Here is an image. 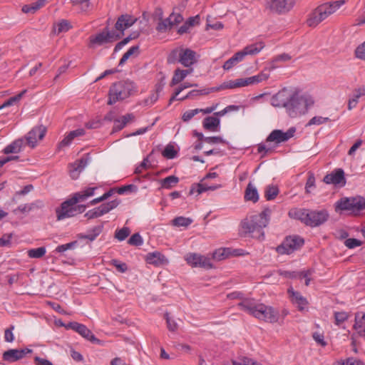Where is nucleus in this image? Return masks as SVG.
Returning <instances> with one entry per match:
<instances>
[{
	"label": "nucleus",
	"mask_w": 365,
	"mask_h": 365,
	"mask_svg": "<svg viewBox=\"0 0 365 365\" xmlns=\"http://www.w3.org/2000/svg\"><path fill=\"white\" fill-rule=\"evenodd\" d=\"M314 104L313 99L309 96L300 95L299 92L282 89L272 98V105L275 107H284L291 118L305 114L309 107Z\"/></svg>",
	"instance_id": "1"
},
{
	"label": "nucleus",
	"mask_w": 365,
	"mask_h": 365,
	"mask_svg": "<svg viewBox=\"0 0 365 365\" xmlns=\"http://www.w3.org/2000/svg\"><path fill=\"white\" fill-rule=\"evenodd\" d=\"M271 210L265 208L260 213L251 215L242 220L239 227L240 236L263 240L264 237L263 229L268 225Z\"/></svg>",
	"instance_id": "2"
},
{
	"label": "nucleus",
	"mask_w": 365,
	"mask_h": 365,
	"mask_svg": "<svg viewBox=\"0 0 365 365\" xmlns=\"http://www.w3.org/2000/svg\"><path fill=\"white\" fill-rule=\"evenodd\" d=\"M96 189V187H88L81 192L75 193L71 199L64 201L61 205V207L56 210L57 220H62L73 217L77 214L83 213L86 206L84 205H76V204L78 202H83L88 197L93 196Z\"/></svg>",
	"instance_id": "3"
},
{
	"label": "nucleus",
	"mask_w": 365,
	"mask_h": 365,
	"mask_svg": "<svg viewBox=\"0 0 365 365\" xmlns=\"http://www.w3.org/2000/svg\"><path fill=\"white\" fill-rule=\"evenodd\" d=\"M238 306L258 319L269 323H276L279 319V312L272 307L256 302L254 299H245Z\"/></svg>",
	"instance_id": "4"
},
{
	"label": "nucleus",
	"mask_w": 365,
	"mask_h": 365,
	"mask_svg": "<svg viewBox=\"0 0 365 365\" xmlns=\"http://www.w3.org/2000/svg\"><path fill=\"white\" fill-rule=\"evenodd\" d=\"M289 215L304 223L307 226L317 227L327 221L329 213L327 210H314L309 209H294Z\"/></svg>",
	"instance_id": "5"
},
{
	"label": "nucleus",
	"mask_w": 365,
	"mask_h": 365,
	"mask_svg": "<svg viewBox=\"0 0 365 365\" xmlns=\"http://www.w3.org/2000/svg\"><path fill=\"white\" fill-rule=\"evenodd\" d=\"M345 4V0L329 1L318 6L309 15L307 24L309 27H316L328 16L335 13Z\"/></svg>",
	"instance_id": "6"
},
{
	"label": "nucleus",
	"mask_w": 365,
	"mask_h": 365,
	"mask_svg": "<svg viewBox=\"0 0 365 365\" xmlns=\"http://www.w3.org/2000/svg\"><path fill=\"white\" fill-rule=\"evenodd\" d=\"M135 86L131 81H120L113 83L109 90L108 104L113 105L117 101L128 98L134 91Z\"/></svg>",
	"instance_id": "7"
},
{
	"label": "nucleus",
	"mask_w": 365,
	"mask_h": 365,
	"mask_svg": "<svg viewBox=\"0 0 365 365\" xmlns=\"http://www.w3.org/2000/svg\"><path fill=\"white\" fill-rule=\"evenodd\" d=\"M269 76L268 73L261 72L258 75L248 77L246 78H238L236 80H230L222 83L220 86L212 88V91H217L225 89H233L236 88L245 87L250 85L257 84L263 81L267 80Z\"/></svg>",
	"instance_id": "8"
},
{
	"label": "nucleus",
	"mask_w": 365,
	"mask_h": 365,
	"mask_svg": "<svg viewBox=\"0 0 365 365\" xmlns=\"http://www.w3.org/2000/svg\"><path fill=\"white\" fill-rule=\"evenodd\" d=\"M364 209L365 198L360 196L341 198L335 204L336 212L347 211L350 214L357 215Z\"/></svg>",
	"instance_id": "9"
},
{
	"label": "nucleus",
	"mask_w": 365,
	"mask_h": 365,
	"mask_svg": "<svg viewBox=\"0 0 365 365\" xmlns=\"http://www.w3.org/2000/svg\"><path fill=\"white\" fill-rule=\"evenodd\" d=\"M295 3L296 0H266L264 7L269 14L284 15L294 8Z\"/></svg>",
	"instance_id": "10"
},
{
	"label": "nucleus",
	"mask_w": 365,
	"mask_h": 365,
	"mask_svg": "<svg viewBox=\"0 0 365 365\" xmlns=\"http://www.w3.org/2000/svg\"><path fill=\"white\" fill-rule=\"evenodd\" d=\"M178 57V61L185 67H190L197 62L196 52L190 48H179L172 51L168 58L169 63H173L171 58Z\"/></svg>",
	"instance_id": "11"
},
{
	"label": "nucleus",
	"mask_w": 365,
	"mask_h": 365,
	"mask_svg": "<svg viewBox=\"0 0 365 365\" xmlns=\"http://www.w3.org/2000/svg\"><path fill=\"white\" fill-rule=\"evenodd\" d=\"M121 37L122 34H117V33L110 31L108 28H106L102 32L97 34L95 36H90L89 46L93 47L95 46H101L104 43L117 41Z\"/></svg>",
	"instance_id": "12"
},
{
	"label": "nucleus",
	"mask_w": 365,
	"mask_h": 365,
	"mask_svg": "<svg viewBox=\"0 0 365 365\" xmlns=\"http://www.w3.org/2000/svg\"><path fill=\"white\" fill-rule=\"evenodd\" d=\"M304 243V239L294 235L286 237L281 245L277 247V252L281 255H289L299 249Z\"/></svg>",
	"instance_id": "13"
},
{
	"label": "nucleus",
	"mask_w": 365,
	"mask_h": 365,
	"mask_svg": "<svg viewBox=\"0 0 365 365\" xmlns=\"http://www.w3.org/2000/svg\"><path fill=\"white\" fill-rule=\"evenodd\" d=\"M119 205V201L117 200L110 201L107 203H103L98 207L88 210L85 214V217L88 220L98 218L103 215L109 212L113 209L115 208Z\"/></svg>",
	"instance_id": "14"
},
{
	"label": "nucleus",
	"mask_w": 365,
	"mask_h": 365,
	"mask_svg": "<svg viewBox=\"0 0 365 365\" xmlns=\"http://www.w3.org/2000/svg\"><path fill=\"white\" fill-rule=\"evenodd\" d=\"M296 130L294 128H290L287 131L284 132L282 130H274L267 136L266 142H274L276 145L287 142L294 135Z\"/></svg>",
	"instance_id": "15"
},
{
	"label": "nucleus",
	"mask_w": 365,
	"mask_h": 365,
	"mask_svg": "<svg viewBox=\"0 0 365 365\" xmlns=\"http://www.w3.org/2000/svg\"><path fill=\"white\" fill-rule=\"evenodd\" d=\"M32 349L29 348L25 349H11L4 351L2 354V359L4 361L13 363L24 359L27 354H31Z\"/></svg>",
	"instance_id": "16"
},
{
	"label": "nucleus",
	"mask_w": 365,
	"mask_h": 365,
	"mask_svg": "<svg viewBox=\"0 0 365 365\" xmlns=\"http://www.w3.org/2000/svg\"><path fill=\"white\" fill-rule=\"evenodd\" d=\"M46 133V128L43 125L34 128L26 136L27 145L32 148H35L38 140H42Z\"/></svg>",
	"instance_id": "17"
},
{
	"label": "nucleus",
	"mask_w": 365,
	"mask_h": 365,
	"mask_svg": "<svg viewBox=\"0 0 365 365\" xmlns=\"http://www.w3.org/2000/svg\"><path fill=\"white\" fill-rule=\"evenodd\" d=\"M137 20L136 17L130 14H125L120 15L115 24V29L120 32L117 33V34H122L123 36L124 31L132 26Z\"/></svg>",
	"instance_id": "18"
},
{
	"label": "nucleus",
	"mask_w": 365,
	"mask_h": 365,
	"mask_svg": "<svg viewBox=\"0 0 365 365\" xmlns=\"http://www.w3.org/2000/svg\"><path fill=\"white\" fill-rule=\"evenodd\" d=\"M68 327L71 328V329L74 330L77 333H78L81 336H82L83 338L88 339V341L93 342L99 344L100 340L98 339L91 332L90 329H88L85 325L82 324H79L78 322H70L68 324Z\"/></svg>",
	"instance_id": "19"
},
{
	"label": "nucleus",
	"mask_w": 365,
	"mask_h": 365,
	"mask_svg": "<svg viewBox=\"0 0 365 365\" xmlns=\"http://www.w3.org/2000/svg\"><path fill=\"white\" fill-rule=\"evenodd\" d=\"M323 181L327 184L344 186L346 184L344 172L341 168L335 169L331 173L326 175Z\"/></svg>",
	"instance_id": "20"
},
{
	"label": "nucleus",
	"mask_w": 365,
	"mask_h": 365,
	"mask_svg": "<svg viewBox=\"0 0 365 365\" xmlns=\"http://www.w3.org/2000/svg\"><path fill=\"white\" fill-rule=\"evenodd\" d=\"M288 293L292 302L295 305L299 311L304 310L308 304V302L299 292H295L292 288L288 289Z\"/></svg>",
	"instance_id": "21"
},
{
	"label": "nucleus",
	"mask_w": 365,
	"mask_h": 365,
	"mask_svg": "<svg viewBox=\"0 0 365 365\" xmlns=\"http://www.w3.org/2000/svg\"><path fill=\"white\" fill-rule=\"evenodd\" d=\"M146 261L148 264L155 266H160L168 263L166 257L158 252L148 253L146 255Z\"/></svg>",
	"instance_id": "22"
},
{
	"label": "nucleus",
	"mask_w": 365,
	"mask_h": 365,
	"mask_svg": "<svg viewBox=\"0 0 365 365\" xmlns=\"http://www.w3.org/2000/svg\"><path fill=\"white\" fill-rule=\"evenodd\" d=\"M354 329L357 331L359 336L365 335V313L359 312L355 314V323Z\"/></svg>",
	"instance_id": "23"
},
{
	"label": "nucleus",
	"mask_w": 365,
	"mask_h": 365,
	"mask_svg": "<svg viewBox=\"0 0 365 365\" xmlns=\"http://www.w3.org/2000/svg\"><path fill=\"white\" fill-rule=\"evenodd\" d=\"M87 165V160L81 158L75 161L71 164L70 169V175L73 179H76L78 177L79 173L84 169Z\"/></svg>",
	"instance_id": "24"
},
{
	"label": "nucleus",
	"mask_w": 365,
	"mask_h": 365,
	"mask_svg": "<svg viewBox=\"0 0 365 365\" xmlns=\"http://www.w3.org/2000/svg\"><path fill=\"white\" fill-rule=\"evenodd\" d=\"M222 365H263L257 360L250 358L248 356H240L237 360H232L231 363L229 361H224Z\"/></svg>",
	"instance_id": "25"
},
{
	"label": "nucleus",
	"mask_w": 365,
	"mask_h": 365,
	"mask_svg": "<svg viewBox=\"0 0 365 365\" xmlns=\"http://www.w3.org/2000/svg\"><path fill=\"white\" fill-rule=\"evenodd\" d=\"M220 120L215 116L206 117L202 122L203 128L210 131H217Z\"/></svg>",
	"instance_id": "26"
},
{
	"label": "nucleus",
	"mask_w": 365,
	"mask_h": 365,
	"mask_svg": "<svg viewBox=\"0 0 365 365\" xmlns=\"http://www.w3.org/2000/svg\"><path fill=\"white\" fill-rule=\"evenodd\" d=\"M23 145L24 140L19 138L5 147L3 150V153L6 155L10 153H19L21 151Z\"/></svg>",
	"instance_id": "27"
},
{
	"label": "nucleus",
	"mask_w": 365,
	"mask_h": 365,
	"mask_svg": "<svg viewBox=\"0 0 365 365\" xmlns=\"http://www.w3.org/2000/svg\"><path fill=\"white\" fill-rule=\"evenodd\" d=\"M264 45L262 42H258L247 46L242 51L240 52L242 53V57L244 58L247 55H255L258 53L264 48Z\"/></svg>",
	"instance_id": "28"
},
{
	"label": "nucleus",
	"mask_w": 365,
	"mask_h": 365,
	"mask_svg": "<svg viewBox=\"0 0 365 365\" xmlns=\"http://www.w3.org/2000/svg\"><path fill=\"white\" fill-rule=\"evenodd\" d=\"M312 271L311 269H307L302 272H289L287 276L290 278H297L299 279H302V278H305V285L309 286L311 281V275L312 274Z\"/></svg>",
	"instance_id": "29"
},
{
	"label": "nucleus",
	"mask_w": 365,
	"mask_h": 365,
	"mask_svg": "<svg viewBox=\"0 0 365 365\" xmlns=\"http://www.w3.org/2000/svg\"><path fill=\"white\" fill-rule=\"evenodd\" d=\"M245 198L247 201H252L253 202H256L259 200V194L257 188L250 182L245 192Z\"/></svg>",
	"instance_id": "30"
},
{
	"label": "nucleus",
	"mask_w": 365,
	"mask_h": 365,
	"mask_svg": "<svg viewBox=\"0 0 365 365\" xmlns=\"http://www.w3.org/2000/svg\"><path fill=\"white\" fill-rule=\"evenodd\" d=\"M133 119H134V115L132 113H128V114H126V115L122 116V118L120 119L115 120L114 125H113V130L119 131V130H122L128 122L133 120Z\"/></svg>",
	"instance_id": "31"
},
{
	"label": "nucleus",
	"mask_w": 365,
	"mask_h": 365,
	"mask_svg": "<svg viewBox=\"0 0 365 365\" xmlns=\"http://www.w3.org/2000/svg\"><path fill=\"white\" fill-rule=\"evenodd\" d=\"M242 53L240 51L236 53L232 57L226 61L222 66L224 70H230L233 66L237 64L239 62L242 61Z\"/></svg>",
	"instance_id": "32"
},
{
	"label": "nucleus",
	"mask_w": 365,
	"mask_h": 365,
	"mask_svg": "<svg viewBox=\"0 0 365 365\" xmlns=\"http://www.w3.org/2000/svg\"><path fill=\"white\" fill-rule=\"evenodd\" d=\"M103 227V225L96 226L88 234L82 235L80 237L93 241L101 233Z\"/></svg>",
	"instance_id": "33"
},
{
	"label": "nucleus",
	"mask_w": 365,
	"mask_h": 365,
	"mask_svg": "<svg viewBox=\"0 0 365 365\" xmlns=\"http://www.w3.org/2000/svg\"><path fill=\"white\" fill-rule=\"evenodd\" d=\"M192 222V220L190 217H177L172 220V224L175 227H188Z\"/></svg>",
	"instance_id": "34"
},
{
	"label": "nucleus",
	"mask_w": 365,
	"mask_h": 365,
	"mask_svg": "<svg viewBox=\"0 0 365 365\" xmlns=\"http://www.w3.org/2000/svg\"><path fill=\"white\" fill-rule=\"evenodd\" d=\"M179 181L178 177L175 175H170L161 180V186L165 189H170L175 186Z\"/></svg>",
	"instance_id": "35"
},
{
	"label": "nucleus",
	"mask_w": 365,
	"mask_h": 365,
	"mask_svg": "<svg viewBox=\"0 0 365 365\" xmlns=\"http://www.w3.org/2000/svg\"><path fill=\"white\" fill-rule=\"evenodd\" d=\"M185 73H184V70L180 68H177L174 71L173 76L171 80L170 86H175L182 81L185 78Z\"/></svg>",
	"instance_id": "36"
},
{
	"label": "nucleus",
	"mask_w": 365,
	"mask_h": 365,
	"mask_svg": "<svg viewBox=\"0 0 365 365\" xmlns=\"http://www.w3.org/2000/svg\"><path fill=\"white\" fill-rule=\"evenodd\" d=\"M279 193V189L274 185H268L264 190V197L267 200H274Z\"/></svg>",
	"instance_id": "37"
},
{
	"label": "nucleus",
	"mask_w": 365,
	"mask_h": 365,
	"mask_svg": "<svg viewBox=\"0 0 365 365\" xmlns=\"http://www.w3.org/2000/svg\"><path fill=\"white\" fill-rule=\"evenodd\" d=\"M46 249L44 247H41L35 249L28 250V256L30 258L39 259L45 255Z\"/></svg>",
	"instance_id": "38"
},
{
	"label": "nucleus",
	"mask_w": 365,
	"mask_h": 365,
	"mask_svg": "<svg viewBox=\"0 0 365 365\" xmlns=\"http://www.w3.org/2000/svg\"><path fill=\"white\" fill-rule=\"evenodd\" d=\"M200 255H201L196 253H189L185 257V259L188 264H190L192 267H196L198 266Z\"/></svg>",
	"instance_id": "39"
},
{
	"label": "nucleus",
	"mask_w": 365,
	"mask_h": 365,
	"mask_svg": "<svg viewBox=\"0 0 365 365\" xmlns=\"http://www.w3.org/2000/svg\"><path fill=\"white\" fill-rule=\"evenodd\" d=\"M208 185L204 183L193 184L189 192V195H193L197 192L198 195L209 190Z\"/></svg>",
	"instance_id": "40"
},
{
	"label": "nucleus",
	"mask_w": 365,
	"mask_h": 365,
	"mask_svg": "<svg viewBox=\"0 0 365 365\" xmlns=\"http://www.w3.org/2000/svg\"><path fill=\"white\" fill-rule=\"evenodd\" d=\"M334 316V323L337 326L346 321L349 317V314L346 312H335Z\"/></svg>",
	"instance_id": "41"
},
{
	"label": "nucleus",
	"mask_w": 365,
	"mask_h": 365,
	"mask_svg": "<svg viewBox=\"0 0 365 365\" xmlns=\"http://www.w3.org/2000/svg\"><path fill=\"white\" fill-rule=\"evenodd\" d=\"M130 233V229L127 227H124L115 231V237L118 239L119 241H123L128 237Z\"/></svg>",
	"instance_id": "42"
},
{
	"label": "nucleus",
	"mask_w": 365,
	"mask_h": 365,
	"mask_svg": "<svg viewBox=\"0 0 365 365\" xmlns=\"http://www.w3.org/2000/svg\"><path fill=\"white\" fill-rule=\"evenodd\" d=\"M163 155L167 159H173L177 155V151L173 145H168L163 151Z\"/></svg>",
	"instance_id": "43"
},
{
	"label": "nucleus",
	"mask_w": 365,
	"mask_h": 365,
	"mask_svg": "<svg viewBox=\"0 0 365 365\" xmlns=\"http://www.w3.org/2000/svg\"><path fill=\"white\" fill-rule=\"evenodd\" d=\"M26 92V90L23 91L18 95L13 96L8 99L6 101H5L1 106H0V110L2 109L4 107L10 106L13 105L14 103L19 101L23 96V95Z\"/></svg>",
	"instance_id": "44"
},
{
	"label": "nucleus",
	"mask_w": 365,
	"mask_h": 365,
	"mask_svg": "<svg viewBox=\"0 0 365 365\" xmlns=\"http://www.w3.org/2000/svg\"><path fill=\"white\" fill-rule=\"evenodd\" d=\"M172 27V23H170L169 18H167L163 20H161L158 23L156 29L160 32H164L167 29H171Z\"/></svg>",
	"instance_id": "45"
},
{
	"label": "nucleus",
	"mask_w": 365,
	"mask_h": 365,
	"mask_svg": "<svg viewBox=\"0 0 365 365\" xmlns=\"http://www.w3.org/2000/svg\"><path fill=\"white\" fill-rule=\"evenodd\" d=\"M15 329L14 325H10L9 328L4 331V340L6 342L12 343L15 338L14 335V330Z\"/></svg>",
	"instance_id": "46"
},
{
	"label": "nucleus",
	"mask_w": 365,
	"mask_h": 365,
	"mask_svg": "<svg viewBox=\"0 0 365 365\" xmlns=\"http://www.w3.org/2000/svg\"><path fill=\"white\" fill-rule=\"evenodd\" d=\"M139 47L138 46H132L130 47L122 56V58L120 60L119 65H123L126 61L129 58V57L133 55L135 52L138 51Z\"/></svg>",
	"instance_id": "47"
},
{
	"label": "nucleus",
	"mask_w": 365,
	"mask_h": 365,
	"mask_svg": "<svg viewBox=\"0 0 365 365\" xmlns=\"http://www.w3.org/2000/svg\"><path fill=\"white\" fill-rule=\"evenodd\" d=\"M329 118H324L322 116H314L312 118L309 120V121L307 123V126H311L314 125H321L324 123L329 122Z\"/></svg>",
	"instance_id": "48"
},
{
	"label": "nucleus",
	"mask_w": 365,
	"mask_h": 365,
	"mask_svg": "<svg viewBox=\"0 0 365 365\" xmlns=\"http://www.w3.org/2000/svg\"><path fill=\"white\" fill-rule=\"evenodd\" d=\"M197 267L208 269L212 268V264L211 263L210 259L209 257L204 255H200V259Z\"/></svg>",
	"instance_id": "49"
},
{
	"label": "nucleus",
	"mask_w": 365,
	"mask_h": 365,
	"mask_svg": "<svg viewBox=\"0 0 365 365\" xmlns=\"http://www.w3.org/2000/svg\"><path fill=\"white\" fill-rule=\"evenodd\" d=\"M128 244L134 246H140L143 244V241L138 233L133 234L128 241Z\"/></svg>",
	"instance_id": "50"
},
{
	"label": "nucleus",
	"mask_w": 365,
	"mask_h": 365,
	"mask_svg": "<svg viewBox=\"0 0 365 365\" xmlns=\"http://www.w3.org/2000/svg\"><path fill=\"white\" fill-rule=\"evenodd\" d=\"M71 25L68 21L67 20H61L58 24H57V31L58 34L62 33V32H66L71 29Z\"/></svg>",
	"instance_id": "51"
},
{
	"label": "nucleus",
	"mask_w": 365,
	"mask_h": 365,
	"mask_svg": "<svg viewBox=\"0 0 365 365\" xmlns=\"http://www.w3.org/2000/svg\"><path fill=\"white\" fill-rule=\"evenodd\" d=\"M110 264L113 265L118 269V271L121 273L125 272L128 269L127 264L124 262L118 261V259H112Z\"/></svg>",
	"instance_id": "52"
},
{
	"label": "nucleus",
	"mask_w": 365,
	"mask_h": 365,
	"mask_svg": "<svg viewBox=\"0 0 365 365\" xmlns=\"http://www.w3.org/2000/svg\"><path fill=\"white\" fill-rule=\"evenodd\" d=\"M112 194H113V190H110L109 191L105 192L102 196L92 200L90 202V205H94L101 202H103V201L107 200L108 197H110L112 195Z\"/></svg>",
	"instance_id": "53"
},
{
	"label": "nucleus",
	"mask_w": 365,
	"mask_h": 365,
	"mask_svg": "<svg viewBox=\"0 0 365 365\" xmlns=\"http://www.w3.org/2000/svg\"><path fill=\"white\" fill-rule=\"evenodd\" d=\"M314 340L320 346H326L327 343L324 340V334L319 332H314L312 334Z\"/></svg>",
	"instance_id": "54"
},
{
	"label": "nucleus",
	"mask_w": 365,
	"mask_h": 365,
	"mask_svg": "<svg viewBox=\"0 0 365 365\" xmlns=\"http://www.w3.org/2000/svg\"><path fill=\"white\" fill-rule=\"evenodd\" d=\"M199 113L198 108L193 109V110H188L185 111L182 116V119L185 122L189 121L190 119H192L195 115Z\"/></svg>",
	"instance_id": "55"
},
{
	"label": "nucleus",
	"mask_w": 365,
	"mask_h": 365,
	"mask_svg": "<svg viewBox=\"0 0 365 365\" xmlns=\"http://www.w3.org/2000/svg\"><path fill=\"white\" fill-rule=\"evenodd\" d=\"M168 18L170 21V23H172L173 26L174 25L180 24L183 20L182 15L177 13H172Z\"/></svg>",
	"instance_id": "56"
},
{
	"label": "nucleus",
	"mask_w": 365,
	"mask_h": 365,
	"mask_svg": "<svg viewBox=\"0 0 365 365\" xmlns=\"http://www.w3.org/2000/svg\"><path fill=\"white\" fill-rule=\"evenodd\" d=\"M344 244L347 247L352 249L360 246L361 245V242L357 239L349 238L345 240Z\"/></svg>",
	"instance_id": "57"
},
{
	"label": "nucleus",
	"mask_w": 365,
	"mask_h": 365,
	"mask_svg": "<svg viewBox=\"0 0 365 365\" xmlns=\"http://www.w3.org/2000/svg\"><path fill=\"white\" fill-rule=\"evenodd\" d=\"M355 54L358 58L365 61V41L356 48Z\"/></svg>",
	"instance_id": "58"
},
{
	"label": "nucleus",
	"mask_w": 365,
	"mask_h": 365,
	"mask_svg": "<svg viewBox=\"0 0 365 365\" xmlns=\"http://www.w3.org/2000/svg\"><path fill=\"white\" fill-rule=\"evenodd\" d=\"M148 159L145 158L143 162L135 168V173L140 174L143 170H147L149 168L150 165L148 163Z\"/></svg>",
	"instance_id": "59"
},
{
	"label": "nucleus",
	"mask_w": 365,
	"mask_h": 365,
	"mask_svg": "<svg viewBox=\"0 0 365 365\" xmlns=\"http://www.w3.org/2000/svg\"><path fill=\"white\" fill-rule=\"evenodd\" d=\"M135 192L137 191V187L134 185H128L119 187L118 190V193L120 195L124 194L125 192Z\"/></svg>",
	"instance_id": "60"
},
{
	"label": "nucleus",
	"mask_w": 365,
	"mask_h": 365,
	"mask_svg": "<svg viewBox=\"0 0 365 365\" xmlns=\"http://www.w3.org/2000/svg\"><path fill=\"white\" fill-rule=\"evenodd\" d=\"M315 185V178L313 174H310L307 178L305 190L307 193L310 192V188Z\"/></svg>",
	"instance_id": "61"
},
{
	"label": "nucleus",
	"mask_w": 365,
	"mask_h": 365,
	"mask_svg": "<svg viewBox=\"0 0 365 365\" xmlns=\"http://www.w3.org/2000/svg\"><path fill=\"white\" fill-rule=\"evenodd\" d=\"M11 237V234H6L0 237V247H6L10 245Z\"/></svg>",
	"instance_id": "62"
},
{
	"label": "nucleus",
	"mask_w": 365,
	"mask_h": 365,
	"mask_svg": "<svg viewBox=\"0 0 365 365\" xmlns=\"http://www.w3.org/2000/svg\"><path fill=\"white\" fill-rule=\"evenodd\" d=\"M257 152L259 153H263L262 156L264 157L266 154L272 153L273 149L267 147L264 144L260 143L257 146Z\"/></svg>",
	"instance_id": "63"
},
{
	"label": "nucleus",
	"mask_w": 365,
	"mask_h": 365,
	"mask_svg": "<svg viewBox=\"0 0 365 365\" xmlns=\"http://www.w3.org/2000/svg\"><path fill=\"white\" fill-rule=\"evenodd\" d=\"M346 365H365L364 362L354 357L346 359Z\"/></svg>",
	"instance_id": "64"
}]
</instances>
